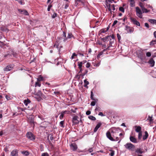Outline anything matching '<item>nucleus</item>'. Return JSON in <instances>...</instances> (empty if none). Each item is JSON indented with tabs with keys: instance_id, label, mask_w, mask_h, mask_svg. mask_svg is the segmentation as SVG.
Instances as JSON below:
<instances>
[{
	"instance_id": "obj_18",
	"label": "nucleus",
	"mask_w": 156,
	"mask_h": 156,
	"mask_svg": "<svg viewBox=\"0 0 156 156\" xmlns=\"http://www.w3.org/2000/svg\"><path fill=\"white\" fill-rule=\"evenodd\" d=\"M72 122L74 124L78 123V122L77 120V118L75 116L73 118Z\"/></svg>"
},
{
	"instance_id": "obj_6",
	"label": "nucleus",
	"mask_w": 156,
	"mask_h": 156,
	"mask_svg": "<svg viewBox=\"0 0 156 156\" xmlns=\"http://www.w3.org/2000/svg\"><path fill=\"white\" fill-rule=\"evenodd\" d=\"M26 137L30 140L34 141L35 139L34 135L31 132H27L26 135Z\"/></svg>"
},
{
	"instance_id": "obj_49",
	"label": "nucleus",
	"mask_w": 156,
	"mask_h": 156,
	"mask_svg": "<svg viewBox=\"0 0 156 156\" xmlns=\"http://www.w3.org/2000/svg\"><path fill=\"white\" fill-rule=\"evenodd\" d=\"M64 115L62 114V113H61L59 117V118L60 119L62 120L63 118Z\"/></svg>"
},
{
	"instance_id": "obj_53",
	"label": "nucleus",
	"mask_w": 156,
	"mask_h": 156,
	"mask_svg": "<svg viewBox=\"0 0 156 156\" xmlns=\"http://www.w3.org/2000/svg\"><path fill=\"white\" fill-rule=\"evenodd\" d=\"M114 151H112L110 154V155L111 156H113L114 155Z\"/></svg>"
},
{
	"instance_id": "obj_28",
	"label": "nucleus",
	"mask_w": 156,
	"mask_h": 156,
	"mask_svg": "<svg viewBox=\"0 0 156 156\" xmlns=\"http://www.w3.org/2000/svg\"><path fill=\"white\" fill-rule=\"evenodd\" d=\"M19 11L20 12H23V14H24L25 15L27 16L29 15V14L28 12L26 10H23L22 11L21 10H19Z\"/></svg>"
},
{
	"instance_id": "obj_56",
	"label": "nucleus",
	"mask_w": 156,
	"mask_h": 156,
	"mask_svg": "<svg viewBox=\"0 0 156 156\" xmlns=\"http://www.w3.org/2000/svg\"><path fill=\"white\" fill-rule=\"evenodd\" d=\"M18 2L21 5H24V2H22V1H18Z\"/></svg>"
},
{
	"instance_id": "obj_61",
	"label": "nucleus",
	"mask_w": 156,
	"mask_h": 156,
	"mask_svg": "<svg viewBox=\"0 0 156 156\" xmlns=\"http://www.w3.org/2000/svg\"><path fill=\"white\" fill-rule=\"evenodd\" d=\"M88 151L90 153L92 152L93 150L92 148H90L88 149Z\"/></svg>"
},
{
	"instance_id": "obj_44",
	"label": "nucleus",
	"mask_w": 156,
	"mask_h": 156,
	"mask_svg": "<svg viewBox=\"0 0 156 156\" xmlns=\"http://www.w3.org/2000/svg\"><path fill=\"white\" fill-rule=\"evenodd\" d=\"M119 10L123 12H124V9L123 7H120L119 8Z\"/></svg>"
},
{
	"instance_id": "obj_26",
	"label": "nucleus",
	"mask_w": 156,
	"mask_h": 156,
	"mask_svg": "<svg viewBox=\"0 0 156 156\" xmlns=\"http://www.w3.org/2000/svg\"><path fill=\"white\" fill-rule=\"evenodd\" d=\"M147 120L149 121V123L150 124H151L153 122V119H152V116H149Z\"/></svg>"
},
{
	"instance_id": "obj_55",
	"label": "nucleus",
	"mask_w": 156,
	"mask_h": 156,
	"mask_svg": "<svg viewBox=\"0 0 156 156\" xmlns=\"http://www.w3.org/2000/svg\"><path fill=\"white\" fill-rule=\"evenodd\" d=\"M90 113H91V112L90 111H87L86 112V114L87 115H90Z\"/></svg>"
},
{
	"instance_id": "obj_51",
	"label": "nucleus",
	"mask_w": 156,
	"mask_h": 156,
	"mask_svg": "<svg viewBox=\"0 0 156 156\" xmlns=\"http://www.w3.org/2000/svg\"><path fill=\"white\" fill-rule=\"evenodd\" d=\"M61 113L64 115L66 113L68 114L69 113V111H64L62 112Z\"/></svg>"
},
{
	"instance_id": "obj_29",
	"label": "nucleus",
	"mask_w": 156,
	"mask_h": 156,
	"mask_svg": "<svg viewBox=\"0 0 156 156\" xmlns=\"http://www.w3.org/2000/svg\"><path fill=\"white\" fill-rule=\"evenodd\" d=\"M94 101H92L90 103V105L92 106H94L95 105L96 103L98 101V100L96 99Z\"/></svg>"
},
{
	"instance_id": "obj_59",
	"label": "nucleus",
	"mask_w": 156,
	"mask_h": 156,
	"mask_svg": "<svg viewBox=\"0 0 156 156\" xmlns=\"http://www.w3.org/2000/svg\"><path fill=\"white\" fill-rule=\"evenodd\" d=\"M98 115L101 116H104V115H103V113L102 112H100L98 114Z\"/></svg>"
},
{
	"instance_id": "obj_10",
	"label": "nucleus",
	"mask_w": 156,
	"mask_h": 156,
	"mask_svg": "<svg viewBox=\"0 0 156 156\" xmlns=\"http://www.w3.org/2000/svg\"><path fill=\"white\" fill-rule=\"evenodd\" d=\"M12 65H8L4 68V70L5 71L8 72L10 71L12 69Z\"/></svg>"
},
{
	"instance_id": "obj_9",
	"label": "nucleus",
	"mask_w": 156,
	"mask_h": 156,
	"mask_svg": "<svg viewBox=\"0 0 156 156\" xmlns=\"http://www.w3.org/2000/svg\"><path fill=\"white\" fill-rule=\"evenodd\" d=\"M70 147L73 151H75L77 148V145L75 143L72 144L70 145Z\"/></svg>"
},
{
	"instance_id": "obj_27",
	"label": "nucleus",
	"mask_w": 156,
	"mask_h": 156,
	"mask_svg": "<svg viewBox=\"0 0 156 156\" xmlns=\"http://www.w3.org/2000/svg\"><path fill=\"white\" fill-rule=\"evenodd\" d=\"M84 87H85L88 88L87 85L89 84V82L87 80L85 79L84 81Z\"/></svg>"
},
{
	"instance_id": "obj_54",
	"label": "nucleus",
	"mask_w": 156,
	"mask_h": 156,
	"mask_svg": "<svg viewBox=\"0 0 156 156\" xmlns=\"http://www.w3.org/2000/svg\"><path fill=\"white\" fill-rule=\"evenodd\" d=\"M108 30V29H107L106 30H102L101 31V32L102 33H105Z\"/></svg>"
},
{
	"instance_id": "obj_4",
	"label": "nucleus",
	"mask_w": 156,
	"mask_h": 156,
	"mask_svg": "<svg viewBox=\"0 0 156 156\" xmlns=\"http://www.w3.org/2000/svg\"><path fill=\"white\" fill-rule=\"evenodd\" d=\"M124 146L126 149L131 151H134L135 149V146L130 143H127Z\"/></svg>"
},
{
	"instance_id": "obj_30",
	"label": "nucleus",
	"mask_w": 156,
	"mask_h": 156,
	"mask_svg": "<svg viewBox=\"0 0 156 156\" xmlns=\"http://www.w3.org/2000/svg\"><path fill=\"white\" fill-rule=\"evenodd\" d=\"M156 44V40H153L150 42V45L153 46Z\"/></svg>"
},
{
	"instance_id": "obj_20",
	"label": "nucleus",
	"mask_w": 156,
	"mask_h": 156,
	"mask_svg": "<svg viewBox=\"0 0 156 156\" xmlns=\"http://www.w3.org/2000/svg\"><path fill=\"white\" fill-rule=\"evenodd\" d=\"M73 37V35L71 33H68V36L67 37V38H66V39H64V41H66V40L67 39H70V38H72V37Z\"/></svg>"
},
{
	"instance_id": "obj_62",
	"label": "nucleus",
	"mask_w": 156,
	"mask_h": 156,
	"mask_svg": "<svg viewBox=\"0 0 156 156\" xmlns=\"http://www.w3.org/2000/svg\"><path fill=\"white\" fill-rule=\"evenodd\" d=\"M117 20H115L114 22L113 23V25H115L117 23Z\"/></svg>"
},
{
	"instance_id": "obj_16",
	"label": "nucleus",
	"mask_w": 156,
	"mask_h": 156,
	"mask_svg": "<svg viewBox=\"0 0 156 156\" xmlns=\"http://www.w3.org/2000/svg\"><path fill=\"white\" fill-rule=\"evenodd\" d=\"M31 101L30 100L28 99L25 100L24 101V103L25 105L27 106L28 104L30 105Z\"/></svg>"
},
{
	"instance_id": "obj_1",
	"label": "nucleus",
	"mask_w": 156,
	"mask_h": 156,
	"mask_svg": "<svg viewBox=\"0 0 156 156\" xmlns=\"http://www.w3.org/2000/svg\"><path fill=\"white\" fill-rule=\"evenodd\" d=\"M120 131L119 128L113 127L108 131L106 135L107 137L112 141H118L119 138L117 136L119 133Z\"/></svg>"
},
{
	"instance_id": "obj_13",
	"label": "nucleus",
	"mask_w": 156,
	"mask_h": 156,
	"mask_svg": "<svg viewBox=\"0 0 156 156\" xmlns=\"http://www.w3.org/2000/svg\"><path fill=\"white\" fill-rule=\"evenodd\" d=\"M83 64V62H78V66H79L78 68L80 70L79 72L80 73L82 71V67Z\"/></svg>"
},
{
	"instance_id": "obj_39",
	"label": "nucleus",
	"mask_w": 156,
	"mask_h": 156,
	"mask_svg": "<svg viewBox=\"0 0 156 156\" xmlns=\"http://www.w3.org/2000/svg\"><path fill=\"white\" fill-rule=\"evenodd\" d=\"M77 55L75 53H74L71 56V58L72 59H74L75 58V57L77 56Z\"/></svg>"
},
{
	"instance_id": "obj_36",
	"label": "nucleus",
	"mask_w": 156,
	"mask_h": 156,
	"mask_svg": "<svg viewBox=\"0 0 156 156\" xmlns=\"http://www.w3.org/2000/svg\"><path fill=\"white\" fill-rule=\"evenodd\" d=\"M11 56V54L8 53L7 54L4 55V57L5 58H10Z\"/></svg>"
},
{
	"instance_id": "obj_37",
	"label": "nucleus",
	"mask_w": 156,
	"mask_h": 156,
	"mask_svg": "<svg viewBox=\"0 0 156 156\" xmlns=\"http://www.w3.org/2000/svg\"><path fill=\"white\" fill-rule=\"evenodd\" d=\"M142 136V131L138 132V139L140 140L141 139Z\"/></svg>"
},
{
	"instance_id": "obj_34",
	"label": "nucleus",
	"mask_w": 156,
	"mask_h": 156,
	"mask_svg": "<svg viewBox=\"0 0 156 156\" xmlns=\"http://www.w3.org/2000/svg\"><path fill=\"white\" fill-rule=\"evenodd\" d=\"M142 12L143 13H147L149 12V10H147L145 8H143L142 9Z\"/></svg>"
},
{
	"instance_id": "obj_25",
	"label": "nucleus",
	"mask_w": 156,
	"mask_h": 156,
	"mask_svg": "<svg viewBox=\"0 0 156 156\" xmlns=\"http://www.w3.org/2000/svg\"><path fill=\"white\" fill-rule=\"evenodd\" d=\"M130 2V5L131 7H133L135 6V2L134 0L133 1L131 0Z\"/></svg>"
},
{
	"instance_id": "obj_14",
	"label": "nucleus",
	"mask_w": 156,
	"mask_h": 156,
	"mask_svg": "<svg viewBox=\"0 0 156 156\" xmlns=\"http://www.w3.org/2000/svg\"><path fill=\"white\" fill-rule=\"evenodd\" d=\"M135 153L138 155H139V154L143 153V151L140 148H137L135 151Z\"/></svg>"
},
{
	"instance_id": "obj_32",
	"label": "nucleus",
	"mask_w": 156,
	"mask_h": 156,
	"mask_svg": "<svg viewBox=\"0 0 156 156\" xmlns=\"http://www.w3.org/2000/svg\"><path fill=\"white\" fill-rule=\"evenodd\" d=\"M88 118L90 119L93 120L95 121L96 120V118L92 115H90L88 116Z\"/></svg>"
},
{
	"instance_id": "obj_41",
	"label": "nucleus",
	"mask_w": 156,
	"mask_h": 156,
	"mask_svg": "<svg viewBox=\"0 0 156 156\" xmlns=\"http://www.w3.org/2000/svg\"><path fill=\"white\" fill-rule=\"evenodd\" d=\"M64 122L63 121H61L60 122V126L62 127H64Z\"/></svg>"
},
{
	"instance_id": "obj_58",
	"label": "nucleus",
	"mask_w": 156,
	"mask_h": 156,
	"mask_svg": "<svg viewBox=\"0 0 156 156\" xmlns=\"http://www.w3.org/2000/svg\"><path fill=\"white\" fill-rule=\"evenodd\" d=\"M145 26L147 27V28H149V24L147 23H145Z\"/></svg>"
},
{
	"instance_id": "obj_21",
	"label": "nucleus",
	"mask_w": 156,
	"mask_h": 156,
	"mask_svg": "<svg viewBox=\"0 0 156 156\" xmlns=\"http://www.w3.org/2000/svg\"><path fill=\"white\" fill-rule=\"evenodd\" d=\"M148 134L147 131H146L145 132V135H143V140H146L148 137Z\"/></svg>"
},
{
	"instance_id": "obj_42",
	"label": "nucleus",
	"mask_w": 156,
	"mask_h": 156,
	"mask_svg": "<svg viewBox=\"0 0 156 156\" xmlns=\"http://www.w3.org/2000/svg\"><path fill=\"white\" fill-rule=\"evenodd\" d=\"M151 53L150 52H148L146 53V55L147 57H150L151 56Z\"/></svg>"
},
{
	"instance_id": "obj_3",
	"label": "nucleus",
	"mask_w": 156,
	"mask_h": 156,
	"mask_svg": "<svg viewBox=\"0 0 156 156\" xmlns=\"http://www.w3.org/2000/svg\"><path fill=\"white\" fill-rule=\"evenodd\" d=\"M105 3V5L109 11H111L112 10L114 11L115 10V8L114 5H111L110 3H110V2L108 1H106Z\"/></svg>"
},
{
	"instance_id": "obj_47",
	"label": "nucleus",
	"mask_w": 156,
	"mask_h": 156,
	"mask_svg": "<svg viewBox=\"0 0 156 156\" xmlns=\"http://www.w3.org/2000/svg\"><path fill=\"white\" fill-rule=\"evenodd\" d=\"M57 16V14L55 13H54L52 15V18H54Z\"/></svg>"
},
{
	"instance_id": "obj_48",
	"label": "nucleus",
	"mask_w": 156,
	"mask_h": 156,
	"mask_svg": "<svg viewBox=\"0 0 156 156\" xmlns=\"http://www.w3.org/2000/svg\"><path fill=\"white\" fill-rule=\"evenodd\" d=\"M90 66V64L89 62H87L86 65V66L87 68H89Z\"/></svg>"
},
{
	"instance_id": "obj_46",
	"label": "nucleus",
	"mask_w": 156,
	"mask_h": 156,
	"mask_svg": "<svg viewBox=\"0 0 156 156\" xmlns=\"http://www.w3.org/2000/svg\"><path fill=\"white\" fill-rule=\"evenodd\" d=\"M119 136L120 137V140L119 141H120L122 139L123 137V134L122 133H121L119 134Z\"/></svg>"
},
{
	"instance_id": "obj_17",
	"label": "nucleus",
	"mask_w": 156,
	"mask_h": 156,
	"mask_svg": "<svg viewBox=\"0 0 156 156\" xmlns=\"http://www.w3.org/2000/svg\"><path fill=\"white\" fill-rule=\"evenodd\" d=\"M12 156H17L18 151L16 150H13L11 152Z\"/></svg>"
},
{
	"instance_id": "obj_60",
	"label": "nucleus",
	"mask_w": 156,
	"mask_h": 156,
	"mask_svg": "<svg viewBox=\"0 0 156 156\" xmlns=\"http://www.w3.org/2000/svg\"><path fill=\"white\" fill-rule=\"evenodd\" d=\"M106 1H108L110 2V3H112L113 2H114V0H106Z\"/></svg>"
},
{
	"instance_id": "obj_57",
	"label": "nucleus",
	"mask_w": 156,
	"mask_h": 156,
	"mask_svg": "<svg viewBox=\"0 0 156 156\" xmlns=\"http://www.w3.org/2000/svg\"><path fill=\"white\" fill-rule=\"evenodd\" d=\"M69 4L68 3L66 4L65 5V7H64L65 9H67L68 8V7H69Z\"/></svg>"
},
{
	"instance_id": "obj_2",
	"label": "nucleus",
	"mask_w": 156,
	"mask_h": 156,
	"mask_svg": "<svg viewBox=\"0 0 156 156\" xmlns=\"http://www.w3.org/2000/svg\"><path fill=\"white\" fill-rule=\"evenodd\" d=\"M34 95V98L37 99L38 101H41V99L42 97H43L44 95L40 90H38Z\"/></svg>"
},
{
	"instance_id": "obj_11",
	"label": "nucleus",
	"mask_w": 156,
	"mask_h": 156,
	"mask_svg": "<svg viewBox=\"0 0 156 156\" xmlns=\"http://www.w3.org/2000/svg\"><path fill=\"white\" fill-rule=\"evenodd\" d=\"M148 63L150 64V66L151 67H153L154 65L155 62L153 58H151L149 60Z\"/></svg>"
},
{
	"instance_id": "obj_12",
	"label": "nucleus",
	"mask_w": 156,
	"mask_h": 156,
	"mask_svg": "<svg viewBox=\"0 0 156 156\" xmlns=\"http://www.w3.org/2000/svg\"><path fill=\"white\" fill-rule=\"evenodd\" d=\"M101 125V122H99L98 123L94 129V132L95 133L98 130V129L100 127Z\"/></svg>"
},
{
	"instance_id": "obj_15",
	"label": "nucleus",
	"mask_w": 156,
	"mask_h": 156,
	"mask_svg": "<svg viewBox=\"0 0 156 156\" xmlns=\"http://www.w3.org/2000/svg\"><path fill=\"white\" fill-rule=\"evenodd\" d=\"M129 139L131 141L134 143H137V141L136 139L133 136H130Z\"/></svg>"
},
{
	"instance_id": "obj_35",
	"label": "nucleus",
	"mask_w": 156,
	"mask_h": 156,
	"mask_svg": "<svg viewBox=\"0 0 156 156\" xmlns=\"http://www.w3.org/2000/svg\"><path fill=\"white\" fill-rule=\"evenodd\" d=\"M94 94L92 91H91L90 92V98L92 100H94L96 99H95L94 98Z\"/></svg>"
},
{
	"instance_id": "obj_63",
	"label": "nucleus",
	"mask_w": 156,
	"mask_h": 156,
	"mask_svg": "<svg viewBox=\"0 0 156 156\" xmlns=\"http://www.w3.org/2000/svg\"><path fill=\"white\" fill-rule=\"evenodd\" d=\"M54 93L56 94L57 95L59 94V92L58 91H55Z\"/></svg>"
},
{
	"instance_id": "obj_38",
	"label": "nucleus",
	"mask_w": 156,
	"mask_h": 156,
	"mask_svg": "<svg viewBox=\"0 0 156 156\" xmlns=\"http://www.w3.org/2000/svg\"><path fill=\"white\" fill-rule=\"evenodd\" d=\"M103 54V52H100L97 56V58H98V59L100 57V56L102 55Z\"/></svg>"
},
{
	"instance_id": "obj_43",
	"label": "nucleus",
	"mask_w": 156,
	"mask_h": 156,
	"mask_svg": "<svg viewBox=\"0 0 156 156\" xmlns=\"http://www.w3.org/2000/svg\"><path fill=\"white\" fill-rule=\"evenodd\" d=\"M139 5L141 7V9L144 8V6L143 5V3L142 2H140Z\"/></svg>"
},
{
	"instance_id": "obj_8",
	"label": "nucleus",
	"mask_w": 156,
	"mask_h": 156,
	"mask_svg": "<svg viewBox=\"0 0 156 156\" xmlns=\"http://www.w3.org/2000/svg\"><path fill=\"white\" fill-rule=\"evenodd\" d=\"M130 20L131 22H132L133 24H135L137 26H140V24L139 22L137 21L136 19L133 18V17H131L130 18Z\"/></svg>"
},
{
	"instance_id": "obj_64",
	"label": "nucleus",
	"mask_w": 156,
	"mask_h": 156,
	"mask_svg": "<svg viewBox=\"0 0 156 156\" xmlns=\"http://www.w3.org/2000/svg\"><path fill=\"white\" fill-rule=\"evenodd\" d=\"M154 37L156 38V31H155L154 33Z\"/></svg>"
},
{
	"instance_id": "obj_45",
	"label": "nucleus",
	"mask_w": 156,
	"mask_h": 156,
	"mask_svg": "<svg viewBox=\"0 0 156 156\" xmlns=\"http://www.w3.org/2000/svg\"><path fill=\"white\" fill-rule=\"evenodd\" d=\"M52 7V5H49L48 6V8L47 9V11H49L50 10L51 8Z\"/></svg>"
},
{
	"instance_id": "obj_33",
	"label": "nucleus",
	"mask_w": 156,
	"mask_h": 156,
	"mask_svg": "<svg viewBox=\"0 0 156 156\" xmlns=\"http://www.w3.org/2000/svg\"><path fill=\"white\" fill-rule=\"evenodd\" d=\"M39 81H37L35 83V87H40L41 86V83L39 82Z\"/></svg>"
},
{
	"instance_id": "obj_40",
	"label": "nucleus",
	"mask_w": 156,
	"mask_h": 156,
	"mask_svg": "<svg viewBox=\"0 0 156 156\" xmlns=\"http://www.w3.org/2000/svg\"><path fill=\"white\" fill-rule=\"evenodd\" d=\"M41 156H49V154L47 152L42 154Z\"/></svg>"
},
{
	"instance_id": "obj_50",
	"label": "nucleus",
	"mask_w": 156,
	"mask_h": 156,
	"mask_svg": "<svg viewBox=\"0 0 156 156\" xmlns=\"http://www.w3.org/2000/svg\"><path fill=\"white\" fill-rule=\"evenodd\" d=\"M95 110L96 111H99L101 110V109L99 107H98L96 108L95 109Z\"/></svg>"
},
{
	"instance_id": "obj_52",
	"label": "nucleus",
	"mask_w": 156,
	"mask_h": 156,
	"mask_svg": "<svg viewBox=\"0 0 156 156\" xmlns=\"http://www.w3.org/2000/svg\"><path fill=\"white\" fill-rule=\"evenodd\" d=\"M117 36L119 41L121 38V36L119 34H117Z\"/></svg>"
},
{
	"instance_id": "obj_7",
	"label": "nucleus",
	"mask_w": 156,
	"mask_h": 156,
	"mask_svg": "<svg viewBox=\"0 0 156 156\" xmlns=\"http://www.w3.org/2000/svg\"><path fill=\"white\" fill-rule=\"evenodd\" d=\"M125 30L128 33H131L133 32L134 30V29L133 27H131L128 26H125Z\"/></svg>"
},
{
	"instance_id": "obj_23",
	"label": "nucleus",
	"mask_w": 156,
	"mask_h": 156,
	"mask_svg": "<svg viewBox=\"0 0 156 156\" xmlns=\"http://www.w3.org/2000/svg\"><path fill=\"white\" fill-rule=\"evenodd\" d=\"M148 21L151 23L156 25V20L150 19L148 20Z\"/></svg>"
},
{
	"instance_id": "obj_31",
	"label": "nucleus",
	"mask_w": 156,
	"mask_h": 156,
	"mask_svg": "<svg viewBox=\"0 0 156 156\" xmlns=\"http://www.w3.org/2000/svg\"><path fill=\"white\" fill-rule=\"evenodd\" d=\"M22 153L26 156H28L29 154V152L27 151H22Z\"/></svg>"
},
{
	"instance_id": "obj_22",
	"label": "nucleus",
	"mask_w": 156,
	"mask_h": 156,
	"mask_svg": "<svg viewBox=\"0 0 156 156\" xmlns=\"http://www.w3.org/2000/svg\"><path fill=\"white\" fill-rule=\"evenodd\" d=\"M135 127L136 128L135 131L136 132L138 133L141 131V128L140 126H136Z\"/></svg>"
},
{
	"instance_id": "obj_5",
	"label": "nucleus",
	"mask_w": 156,
	"mask_h": 156,
	"mask_svg": "<svg viewBox=\"0 0 156 156\" xmlns=\"http://www.w3.org/2000/svg\"><path fill=\"white\" fill-rule=\"evenodd\" d=\"M136 16L140 18H142L143 17L142 10L140 8L138 7H136Z\"/></svg>"
},
{
	"instance_id": "obj_24",
	"label": "nucleus",
	"mask_w": 156,
	"mask_h": 156,
	"mask_svg": "<svg viewBox=\"0 0 156 156\" xmlns=\"http://www.w3.org/2000/svg\"><path fill=\"white\" fill-rule=\"evenodd\" d=\"M92 64L94 66L96 67H98L100 64V61H98L97 62L95 63L94 62H93Z\"/></svg>"
},
{
	"instance_id": "obj_19",
	"label": "nucleus",
	"mask_w": 156,
	"mask_h": 156,
	"mask_svg": "<svg viewBox=\"0 0 156 156\" xmlns=\"http://www.w3.org/2000/svg\"><path fill=\"white\" fill-rule=\"evenodd\" d=\"M37 79V81L39 82L41 81H44L45 80V77L42 76L41 75H40L39 76Z\"/></svg>"
}]
</instances>
